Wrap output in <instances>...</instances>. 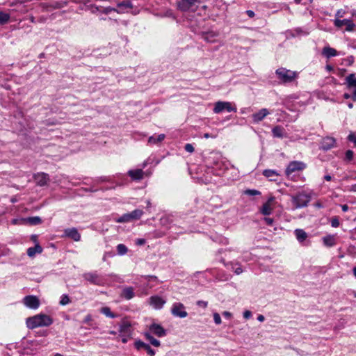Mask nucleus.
I'll list each match as a JSON object with an SVG mask.
<instances>
[{
  "label": "nucleus",
  "mask_w": 356,
  "mask_h": 356,
  "mask_svg": "<svg viewBox=\"0 0 356 356\" xmlns=\"http://www.w3.org/2000/svg\"><path fill=\"white\" fill-rule=\"evenodd\" d=\"M204 138H216V136L215 135H211L208 133H206L204 134Z\"/></svg>",
  "instance_id": "56"
},
{
  "label": "nucleus",
  "mask_w": 356,
  "mask_h": 356,
  "mask_svg": "<svg viewBox=\"0 0 356 356\" xmlns=\"http://www.w3.org/2000/svg\"><path fill=\"white\" fill-rule=\"evenodd\" d=\"M343 13L344 11L342 9L337 10V12L335 14V19H340L343 17Z\"/></svg>",
  "instance_id": "46"
},
{
  "label": "nucleus",
  "mask_w": 356,
  "mask_h": 356,
  "mask_svg": "<svg viewBox=\"0 0 356 356\" xmlns=\"http://www.w3.org/2000/svg\"><path fill=\"white\" fill-rule=\"evenodd\" d=\"M64 236L72 238L74 241L81 240V234L75 227L67 228L64 230Z\"/></svg>",
  "instance_id": "14"
},
{
  "label": "nucleus",
  "mask_w": 356,
  "mask_h": 356,
  "mask_svg": "<svg viewBox=\"0 0 356 356\" xmlns=\"http://www.w3.org/2000/svg\"><path fill=\"white\" fill-rule=\"evenodd\" d=\"M10 19V15L3 12H0V24L7 23Z\"/></svg>",
  "instance_id": "36"
},
{
  "label": "nucleus",
  "mask_w": 356,
  "mask_h": 356,
  "mask_svg": "<svg viewBox=\"0 0 356 356\" xmlns=\"http://www.w3.org/2000/svg\"><path fill=\"white\" fill-rule=\"evenodd\" d=\"M200 0H179L177 2V8L181 12L195 11V5Z\"/></svg>",
  "instance_id": "6"
},
{
  "label": "nucleus",
  "mask_w": 356,
  "mask_h": 356,
  "mask_svg": "<svg viewBox=\"0 0 356 356\" xmlns=\"http://www.w3.org/2000/svg\"><path fill=\"white\" fill-rule=\"evenodd\" d=\"M165 138V134H161L158 136H152L148 138V143L155 145L161 143Z\"/></svg>",
  "instance_id": "25"
},
{
  "label": "nucleus",
  "mask_w": 356,
  "mask_h": 356,
  "mask_svg": "<svg viewBox=\"0 0 356 356\" xmlns=\"http://www.w3.org/2000/svg\"><path fill=\"white\" fill-rule=\"evenodd\" d=\"M131 220H132V219L131 218V215L129 213H124L122 216H120L115 220V221L116 222H119V223L128 222H131Z\"/></svg>",
  "instance_id": "33"
},
{
  "label": "nucleus",
  "mask_w": 356,
  "mask_h": 356,
  "mask_svg": "<svg viewBox=\"0 0 356 356\" xmlns=\"http://www.w3.org/2000/svg\"><path fill=\"white\" fill-rule=\"evenodd\" d=\"M243 272V270L241 268V266H238L237 267L235 270H234V273L236 274V275H240L241 273H242Z\"/></svg>",
  "instance_id": "54"
},
{
  "label": "nucleus",
  "mask_w": 356,
  "mask_h": 356,
  "mask_svg": "<svg viewBox=\"0 0 356 356\" xmlns=\"http://www.w3.org/2000/svg\"><path fill=\"white\" fill-rule=\"evenodd\" d=\"M244 193L248 195L254 196V195H259L261 194L260 191L256 190V189H248L245 191Z\"/></svg>",
  "instance_id": "40"
},
{
  "label": "nucleus",
  "mask_w": 356,
  "mask_h": 356,
  "mask_svg": "<svg viewBox=\"0 0 356 356\" xmlns=\"http://www.w3.org/2000/svg\"><path fill=\"white\" fill-rule=\"evenodd\" d=\"M216 36V34L211 32V33H207L204 35V39L209 42H214V38Z\"/></svg>",
  "instance_id": "37"
},
{
  "label": "nucleus",
  "mask_w": 356,
  "mask_h": 356,
  "mask_svg": "<svg viewBox=\"0 0 356 356\" xmlns=\"http://www.w3.org/2000/svg\"><path fill=\"white\" fill-rule=\"evenodd\" d=\"M335 140L332 137H326L321 142V147L323 149H329L334 146Z\"/></svg>",
  "instance_id": "22"
},
{
  "label": "nucleus",
  "mask_w": 356,
  "mask_h": 356,
  "mask_svg": "<svg viewBox=\"0 0 356 356\" xmlns=\"http://www.w3.org/2000/svg\"><path fill=\"white\" fill-rule=\"evenodd\" d=\"M171 313L173 316L179 318H185L188 316L187 312L185 311L184 305L181 302H175L172 305Z\"/></svg>",
  "instance_id": "10"
},
{
  "label": "nucleus",
  "mask_w": 356,
  "mask_h": 356,
  "mask_svg": "<svg viewBox=\"0 0 356 356\" xmlns=\"http://www.w3.org/2000/svg\"><path fill=\"white\" fill-rule=\"evenodd\" d=\"M346 84L348 90H353L352 100L356 102V76L350 74L346 78Z\"/></svg>",
  "instance_id": "9"
},
{
  "label": "nucleus",
  "mask_w": 356,
  "mask_h": 356,
  "mask_svg": "<svg viewBox=\"0 0 356 356\" xmlns=\"http://www.w3.org/2000/svg\"><path fill=\"white\" fill-rule=\"evenodd\" d=\"M305 168L306 164L302 161H291L289 163L288 166L286 167L285 173L289 177L293 172L303 170Z\"/></svg>",
  "instance_id": "8"
},
{
  "label": "nucleus",
  "mask_w": 356,
  "mask_h": 356,
  "mask_svg": "<svg viewBox=\"0 0 356 356\" xmlns=\"http://www.w3.org/2000/svg\"><path fill=\"white\" fill-rule=\"evenodd\" d=\"M145 339L154 346L159 347L161 343L159 340L155 339L150 332H146L144 333Z\"/></svg>",
  "instance_id": "28"
},
{
  "label": "nucleus",
  "mask_w": 356,
  "mask_h": 356,
  "mask_svg": "<svg viewBox=\"0 0 356 356\" xmlns=\"http://www.w3.org/2000/svg\"><path fill=\"white\" fill-rule=\"evenodd\" d=\"M145 243V240L144 238H138L136 241V244L138 245H143Z\"/></svg>",
  "instance_id": "51"
},
{
  "label": "nucleus",
  "mask_w": 356,
  "mask_h": 356,
  "mask_svg": "<svg viewBox=\"0 0 356 356\" xmlns=\"http://www.w3.org/2000/svg\"><path fill=\"white\" fill-rule=\"evenodd\" d=\"M353 271L354 276L356 277V267L353 268Z\"/></svg>",
  "instance_id": "64"
},
{
  "label": "nucleus",
  "mask_w": 356,
  "mask_h": 356,
  "mask_svg": "<svg viewBox=\"0 0 356 356\" xmlns=\"http://www.w3.org/2000/svg\"><path fill=\"white\" fill-rule=\"evenodd\" d=\"M135 296L134 289L131 286L129 287H125L123 289L121 297L125 298L126 300H130L133 298Z\"/></svg>",
  "instance_id": "23"
},
{
  "label": "nucleus",
  "mask_w": 356,
  "mask_h": 356,
  "mask_svg": "<svg viewBox=\"0 0 356 356\" xmlns=\"http://www.w3.org/2000/svg\"><path fill=\"white\" fill-rule=\"evenodd\" d=\"M122 341L123 343H127V339L126 338L127 336H122Z\"/></svg>",
  "instance_id": "63"
},
{
  "label": "nucleus",
  "mask_w": 356,
  "mask_h": 356,
  "mask_svg": "<svg viewBox=\"0 0 356 356\" xmlns=\"http://www.w3.org/2000/svg\"><path fill=\"white\" fill-rule=\"evenodd\" d=\"M252 316V312L249 310H245L244 312H243V317L245 318V319H249L250 317Z\"/></svg>",
  "instance_id": "48"
},
{
  "label": "nucleus",
  "mask_w": 356,
  "mask_h": 356,
  "mask_svg": "<svg viewBox=\"0 0 356 356\" xmlns=\"http://www.w3.org/2000/svg\"><path fill=\"white\" fill-rule=\"evenodd\" d=\"M323 54L327 58H330L336 56L337 55V51L334 48L325 47L323 49Z\"/></svg>",
  "instance_id": "30"
},
{
  "label": "nucleus",
  "mask_w": 356,
  "mask_h": 356,
  "mask_svg": "<svg viewBox=\"0 0 356 356\" xmlns=\"http://www.w3.org/2000/svg\"><path fill=\"white\" fill-rule=\"evenodd\" d=\"M128 175L134 181H140L144 178L145 172L143 169L129 170L127 172Z\"/></svg>",
  "instance_id": "16"
},
{
  "label": "nucleus",
  "mask_w": 356,
  "mask_h": 356,
  "mask_svg": "<svg viewBox=\"0 0 356 356\" xmlns=\"http://www.w3.org/2000/svg\"><path fill=\"white\" fill-rule=\"evenodd\" d=\"M70 302V299L69 296L66 294H63L60 297V305H66Z\"/></svg>",
  "instance_id": "38"
},
{
  "label": "nucleus",
  "mask_w": 356,
  "mask_h": 356,
  "mask_svg": "<svg viewBox=\"0 0 356 356\" xmlns=\"http://www.w3.org/2000/svg\"><path fill=\"white\" fill-rule=\"evenodd\" d=\"M53 322V318L44 314H39L26 319V327L30 330L40 327H49Z\"/></svg>",
  "instance_id": "1"
},
{
  "label": "nucleus",
  "mask_w": 356,
  "mask_h": 356,
  "mask_svg": "<svg viewBox=\"0 0 356 356\" xmlns=\"http://www.w3.org/2000/svg\"><path fill=\"white\" fill-rule=\"evenodd\" d=\"M324 179L326 181L332 180V177L330 175H326L324 176Z\"/></svg>",
  "instance_id": "60"
},
{
  "label": "nucleus",
  "mask_w": 356,
  "mask_h": 356,
  "mask_svg": "<svg viewBox=\"0 0 356 356\" xmlns=\"http://www.w3.org/2000/svg\"><path fill=\"white\" fill-rule=\"evenodd\" d=\"M284 129L280 126H275L272 129L273 136L276 138H282L284 137Z\"/></svg>",
  "instance_id": "31"
},
{
  "label": "nucleus",
  "mask_w": 356,
  "mask_h": 356,
  "mask_svg": "<svg viewBox=\"0 0 356 356\" xmlns=\"http://www.w3.org/2000/svg\"><path fill=\"white\" fill-rule=\"evenodd\" d=\"M151 334H154L158 337H163L166 336L167 331L161 325L152 323L149 326V331Z\"/></svg>",
  "instance_id": "12"
},
{
  "label": "nucleus",
  "mask_w": 356,
  "mask_h": 356,
  "mask_svg": "<svg viewBox=\"0 0 356 356\" xmlns=\"http://www.w3.org/2000/svg\"><path fill=\"white\" fill-rule=\"evenodd\" d=\"M197 305L200 307H204V308H206L208 305V302H206V301H204V300H198L197 302Z\"/></svg>",
  "instance_id": "47"
},
{
  "label": "nucleus",
  "mask_w": 356,
  "mask_h": 356,
  "mask_svg": "<svg viewBox=\"0 0 356 356\" xmlns=\"http://www.w3.org/2000/svg\"><path fill=\"white\" fill-rule=\"evenodd\" d=\"M92 320L91 315L88 314L84 318V323H88Z\"/></svg>",
  "instance_id": "55"
},
{
  "label": "nucleus",
  "mask_w": 356,
  "mask_h": 356,
  "mask_svg": "<svg viewBox=\"0 0 356 356\" xmlns=\"http://www.w3.org/2000/svg\"><path fill=\"white\" fill-rule=\"evenodd\" d=\"M348 139H349V140L353 142L355 144V145H356V135L355 134H350L348 136Z\"/></svg>",
  "instance_id": "50"
},
{
  "label": "nucleus",
  "mask_w": 356,
  "mask_h": 356,
  "mask_svg": "<svg viewBox=\"0 0 356 356\" xmlns=\"http://www.w3.org/2000/svg\"><path fill=\"white\" fill-rule=\"evenodd\" d=\"M132 220L140 219L143 214V211L140 209H135L129 213Z\"/></svg>",
  "instance_id": "35"
},
{
  "label": "nucleus",
  "mask_w": 356,
  "mask_h": 356,
  "mask_svg": "<svg viewBox=\"0 0 356 356\" xmlns=\"http://www.w3.org/2000/svg\"><path fill=\"white\" fill-rule=\"evenodd\" d=\"M116 250H117L118 254H119L120 256L126 254L128 252L127 247L122 243L118 244L116 247Z\"/></svg>",
  "instance_id": "34"
},
{
  "label": "nucleus",
  "mask_w": 356,
  "mask_h": 356,
  "mask_svg": "<svg viewBox=\"0 0 356 356\" xmlns=\"http://www.w3.org/2000/svg\"><path fill=\"white\" fill-rule=\"evenodd\" d=\"M275 200V198L273 197H270L266 202H265L261 208V213L264 216L270 215L273 210V202Z\"/></svg>",
  "instance_id": "17"
},
{
  "label": "nucleus",
  "mask_w": 356,
  "mask_h": 356,
  "mask_svg": "<svg viewBox=\"0 0 356 356\" xmlns=\"http://www.w3.org/2000/svg\"><path fill=\"white\" fill-rule=\"evenodd\" d=\"M222 316L227 318H230L232 315L229 312L225 311L222 312Z\"/></svg>",
  "instance_id": "52"
},
{
  "label": "nucleus",
  "mask_w": 356,
  "mask_h": 356,
  "mask_svg": "<svg viewBox=\"0 0 356 356\" xmlns=\"http://www.w3.org/2000/svg\"><path fill=\"white\" fill-rule=\"evenodd\" d=\"M100 312L105 315L107 317H109L111 318H115L117 317V315L113 314L111 309L108 307H103L100 309Z\"/></svg>",
  "instance_id": "32"
},
{
  "label": "nucleus",
  "mask_w": 356,
  "mask_h": 356,
  "mask_svg": "<svg viewBox=\"0 0 356 356\" xmlns=\"http://www.w3.org/2000/svg\"><path fill=\"white\" fill-rule=\"evenodd\" d=\"M147 161L143 162V164L141 165V167H142L141 169L145 168L147 166Z\"/></svg>",
  "instance_id": "62"
},
{
  "label": "nucleus",
  "mask_w": 356,
  "mask_h": 356,
  "mask_svg": "<svg viewBox=\"0 0 356 356\" xmlns=\"http://www.w3.org/2000/svg\"><path fill=\"white\" fill-rule=\"evenodd\" d=\"M82 276L86 281L95 285L103 286L105 282L103 277L96 272L85 273Z\"/></svg>",
  "instance_id": "5"
},
{
  "label": "nucleus",
  "mask_w": 356,
  "mask_h": 356,
  "mask_svg": "<svg viewBox=\"0 0 356 356\" xmlns=\"http://www.w3.org/2000/svg\"><path fill=\"white\" fill-rule=\"evenodd\" d=\"M341 209L343 212H346L348 210V206L347 204L341 205Z\"/></svg>",
  "instance_id": "58"
},
{
  "label": "nucleus",
  "mask_w": 356,
  "mask_h": 356,
  "mask_svg": "<svg viewBox=\"0 0 356 356\" xmlns=\"http://www.w3.org/2000/svg\"><path fill=\"white\" fill-rule=\"evenodd\" d=\"M28 221L32 225H38L42 222V220L40 217H31L28 219Z\"/></svg>",
  "instance_id": "39"
},
{
  "label": "nucleus",
  "mask_w": 356,
  "mask_h": 356,
  "mask_svg": "<svg viewBox=\"0 0 356 356\" xmlns=\"http://www.w3.org/2000/svg\"><path fill=\"white\" fill-rule=\"evenodd\" d=\"M312 197L309 193L301 191L296 195H291L293 209L306 207L311 201Z\"/></svg>",
  "instance_id": "2"
},
{
  "label": "nucleus",
  "mask_w": 356,
  "mask_h": 356,
  "mask_svg": "<svg viewBox=\"0 0 356 356\" xmlns=\"http://www.w3.org/2000/svg\"><path fill=\"white\" fill-rule=\"evenodd\" d=\"M343 98L344 99H352V95L349 94V93H344L343 94Z\"/></svg>",
  "instance_id": "59"
},
{
  "label": "nucleus",
  "mask_w": 356,
  "mask_h": 356,
  "mask_svg": "<svg viewBox=\"0 0 356 356\" xmlns=\"http://www.w3.org/2000/svg\"><path fill=\"white\" fill-rule=\"evenodd\" d=\"M119 332L122 336H129L131 334V325L128 321H123L120 325Z\"/></svg>",
  "instance_id": "21"
},
{
  "label": "nucleus",
  "mask_w": 356,
  "mask_h": 356,
  "mask_svg": "<svg viewBox=\"0 0 356 356\" xmlns=\"http://www.w3.org/2000/svg\"><path fill=\"white\" fill-rule=\"evenodd\" d=\"M24 305L28 308L36 309L40 306V300L35 296H26L23 298Z\"/></svg>",
  "instance_id": "11"
},
{
  "label": "nucleus",
  "mask_w": 356,
  "mask_h": 356,
  "mask_svg": "<svg viewBox=\"0 0 356 356\" xmlns=\"http://www.w3.org/2000/svg\"><path fill=\"white\" fill-rule=\"evenodd\" d=\"M269 114L270 112L267 108H261L258 112L252 115V121L254 123H258L262 121Z\"/></svg>",
  "instance_id": "15"
},
{
  "label": "nucleus",
  "mask_w": 356,
  "mask_h": 356,
  "mask_svg": "<svg viewBox=\"0 0 356 356\" xmlns=\"http://www.w3.org/2000/svg\"><path fill=\"white\" fill-rule=\"evenodd\" d=\"M118 10L116 13L122 14L127 12V9L133 8V4L130 1H124L117 3Z\"/></svg>",
  "instance_id": "20"
},
{
  "label": "nucleus",
  "mask_w": 356,
  "mask_h": 356,
  "mask_svg": "<svg viewBox=\"0 0 356 356\" xmlns=\"http://www.w3.org/2000/svg\"><path fill=\"white\" fill-rule=\"evenodd\" d=\"M134 346L138 350H145L147 353L150 356H154L156 353L155 351L150 347L149 344L145 343L140 340L136 341L134 343Z\"/></svg>",
  "instance_id": "13"
},
{
  "label": "nucleus",
  "mask_w": 356,
  "mask_h": 356,
  "mask_svg": "<svg viewBox=\"0 0 356 356\" xmlns=\"http://www.w3.org/2000/svg\"><path fill=\"white\" fill-rule=\"evenodd\" d=\"M323 244L327 247H332L336 245V238L334 235H327L323 238Z\"/></svg>",
  "instance_id": "24"
},
{
  "label": "nucleus",
  "mask_w": 356,
  "mask_h": 356,
  "mask_svg": "<svg viewBox=\"0 0 356 356\" xmlns=\"http://www.w3.org/2000/svg\"><path fill=\"white\" fill-rule=\"evenodd\" d=\"M184 149L186 152H188L189 153H193L195 150L193 146L190 143L186 144Z\"/></svg>",
  "instance_id": "43"
},
{
  "label": "nucleus",
  "mask_w": 356,
  "mask_h": 356,
  "mask_svg": "<svg viewBox=\"0 0 356 356\" xmlns=\"http://www.w3.org/2000/svg\"><path fill=\"white\" fill-rule=\"evenodd\" d=\"M262 174L264 176L268 178L270 181L275 180L274 177L280 175V174L276 170L270 169L264 170Z\"/></svg>",
  "instance_id": "29"
},
{
  "label": "nucleus",
  "mask_w": 356,
  "mask_h": 356,
  "mask_svg": "<svg viewBox=\"0 0 356 356\" xmlns=\"http://www.w3.org/2000/svg\"><path fill=\"white\" fill-rule=\"evenodd\" d=\"M264 220L268 225H272L273 223V219L271 218L266 217L264 218Z\"/></svg>",
  "instance_id": "49"
},
{
  "label": "nucleus",
  "mask_w": 356,
  "mask_h": 356,
  "mask_svg": "<svg viewBox=\"0 0 356 356\" xmlns=\"http://www.w3.org/2000/svg\"><path fill=\"white\" fill-rule=\"evenodd\" d=\"M348 293L350 294L353 295L355 298H356V291L350 290V291H348Z\"/></svg>",
  "instance_id": "61"
},
{
  "label": "nucleus",
  "mask_w": 356,
  "mask_h": 356,
  "mask_svg": "<svg viewBox=\"0 0 356 356\" xmlns=\"http://www.w3.org/2000/svg\"><path fill=\"white\" fill-rule=\"evenodd\" d=\"M246 14L248 15V16L250 18L254 17V11L251 10H248L246 11Z\"/></svg>",
  "instance_id": "53"
},
{
  "label": "nucleus",
  "mask_w": 356,
  "mask_h": 356,
  "mask_svg": "<svg viewBox=\"0 0 356 356\" xmlns=\"http://www.w3.org/2000/svg\"><path fill=\"white\" fill-rule=\"evenodd\" d=\"M277 78L284 83H291L298 76V73L284 67L277 69L275 72Z\"/></svg>",
  "instance_id": "3"
},
{
  "label": "nucleus",
  "mask_w": 356,
  "mask_h": 356,
  "mask_svg": "<svg viewBox=\"0 0 356 356\" xmlns=\"http://www.w3.org/2000/svg\"><path fill=\"white\" fill-rule=\"evenodd\" d=\"M213 321L216 325H220L222 323L221 317L218 313L213 314Z\"/></svg>",
  "instance_id": "41"
},
{
  "label": "nucleus",
  "mask_w": 356,
  "mask_h": 356,
  "mask_svg": "<svg viewBox=\"0 0 356 356\" xmlns=\"http://www.w3.org/2000/svg\"><path fill=\"white\" fill-rule=\"evenodd\" d=\"M34 178L36 184L40 186H44L47 185L49 181V175L44 172H40L35 175Z\"/></svg>",
  "instance_id": "19"
},
{
  "label": "nucleus",
  "mask_w": 356,
  "mask_h": 356,
  "mask_svg": "<svg viewBox=\"0 0 356 356\" xmlns=\"http://www.w3.org/2000/svg\"><path fill=\"white\" fill-rule=\"evenodd\" d=\"M297 240L300 243H303L307 238V234L302 229H296L294 232Z\"/></svg>",
  "instance_id": "26"
},
{
  "label": "nucleus",
  "mask_w": 356,
  "mask_h": 356,
  "mask_svg": "<svg viewBox=\"0 0 356 356\" xmlns=\"http://www.w3.org/2000/svg\"><path fill=\"white\" fill-rule=\"evenodd\" d=\"M42 252V248L39 244H35L34 247H31L27 250V254L30 257H33L37 253H41Z\"/></svg>",
  "instance_id": "27"
},
{
  "label": "nucleus",
  "mask_w": 356,
  "mask_h": 356,
  "mask_svg": "<svg viewBox=\"0 0 356 356\" xmlns=\"http://www.w3.org/2000/svg\"><path fill=\"white\" fill-rule=\"evenodd\" d=\"M257 320L260 322H263L265 320V317L263 315L260 314L257 316Z\"/></svg>",
  "instance_id": "57"
},
{
  "label": "nucleus",
  "mask_w": 356,
  "mask_h": 356,
  "mask_svg": "<svg viewBox=\"0 0 356 356\" xmlns=\"http://www.w3.org/2000/svg\"><path fill=\"white\" fill-rule=\"evenodd\" d=\"M334 24L338 29H341L343 26H345V31L348 32L353 31L355 27V24L353 23V20L348 19H334Z\"/></svg>",
  "instance_id": "7"
},
{
  "label": "nucleus",
  "mask_w": 356,
  "mask_h": 356,
  "mask_svg": "<svg viewBox=\"0 0 356 356\" xmlns=\"http://www.w3.org/2000/svg\"><path fill=\"white\" fill-rule=\"evenodd\" d=\"M165 301L158 296H154L149 298V304L156 309H161Z\"/></svg>",
  "instance_id": "18"
},
{
  "label": "nucleus",
  "mask_w": 356,
  "mask_h": 356,
  "mask_svg": "<svg viewBox=\"0 0 356 356\" xmlns=\"http://www.w3.org/2000/svg\"><path fill=\"white\" fill-rule=\"evenodd\" d=\"M236 106L234 103L222 101L216 102L213 109L214 113H220L223 111L236 112Z\"/></svg>",
  "instance_id": "4"
},
{
  "label": "nucleus",
  "mask_w": 356,
  "mask_h": 356,
  "mask_svg": "<svg viewBox=\"0 0 356 356\" xmlns=\"http://www.w3.org/2000/svg\"><path fill=\"white\" fill-rule=\"evenodd\" d=\"M353 152L352 150H348L346 152V159L348 161H351L353 159Z\"/></svg>",
  "instance_id": "44"
},
{
  "label": "nucleus",
  "mask_w": 356,
  "mask_h": 356,
  "mask_svg": "<svg viewBox=\"0 0 356 356\" xmlns=\"http://www.w3.org/2000/svg\"><path fill=\"white\" fill-rule=\"evenodd\" d=\"M116 10H118L117 8H112V7H106L104 9L103 13L105 14H108L109 13H111L112 11L116 12Z\"/></svg>",
  "instance_id": "45"
},
{
  "label": "nucleus",
  "mask_w": 356,
  "mask_h": 356,
  "mask_svg": "<svg viewBox=\"0 0 356 356\" xmlns=\"http://www.w3.org/2000/svg\"><path fill=\"white\" fill-rule=\"evenodd\" d=\"M331 225L333 227H337L339 226V220L337 217H334L331 220Z\"/></svg>",
  "instance_id": "42"
}]
</instances>
